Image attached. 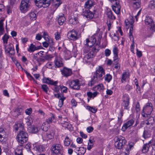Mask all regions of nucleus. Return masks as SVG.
<instances>
[{
	"label": "nucleus",
	"mask_w": 155,
	"mask_h": 155,
	"mask_svg": "<svg viewBox=\"0 0 155 155\" xmlns=\"http://www.w3.org/2000/svg\"><path fill=\"white\" fill-rule=\"evenodd\" d=\"M140 106L139 103L138 102L137 103L136 106H135V110L137 112H138L140 110Z\"/></svg>",
	"instance_id": "obj_64"
},
{
	"label": "nucleus",
	"mask_w": 155,
	"mask_h": 155,
	"mask_svg": "<svg viewBox=\"0 0 155 155\" xmlns=\"http://www.w3.org/2000/svg\"><path fill=\"white\" fill-rule=\"evenodd\" d=\"M151 146L150 143H149V142L146 144H144L143 147L142 151L143 153H146L149 150V147Z\"/></svg>",
	"instance_id": "obj_31"
},
{
	"label": "nucleus",
	"mask_w": 155,
	"mask_h": 155,
	"mask_svg": "<svg viewBox=\"0 0 155 155\" xmlns=\"http://www.w3.org/2000/svg\"><path fill=\"white\" fill-rule=\"evenodd\" d=\"M65 57L66 58V59H69L72 57L71 52L69 51H67L65 54Z\"/></svg>",
	"instance_id": "obj_59"
},
{
	"label": "nucleus",
	"mask_w": 155,
	"mask_h": 155,
	"mask_svg": "<svg viewBox=\"0 0 155 155\" xmlns=\"http://www.w3.org/2000/svg\"><path fill=\"white\" fill-rule=\"evenodd\" d=\"M151 131L149 130H145L143 132V137L146 139L150 137L151 136Z\"/></svg>",
	"instance_id": "obj_34"
},
{
	"label": "nucleus",
	"mask_w": 155,
	"mask_h": 155,
	"mask_svg": "<svg viewBox=\"0 0 155 155\" xmlns=\"http://www.w3.org/2000/svg\"><path fill=\"white\" fill-rule=\"evenodd\" d=\"M53 65L54 66V64L52 62H49L47 63L46 66L49 69H53Z\"/></svg>",
	"instance_id": "obj_61"
},
{
	"label": "nucleus",
	"mask_w": 155,
	"mask_h": 155,
	"mask_svg": "<svg viewBox=\"0 0 155 155\" xmlns=\"http://www.w3.org/2000/svg\"><path fill=\"white\" fill-rule=\"evenodd\" d=\"M39 48V46L36 47L35 45L31 44L29 48L28 49V51L30 52H33Z\"/></svg>",
	"instance_id": "obj_37"
},
{
	"label": "nucleus",
	"mask_w": 155,
	"mask_h": 155,
	"mask_svg": "<svg viewBox=\"0 0 155 155\" xmlns=\"http://www.w3.org/2000/svg\"><path fill=\"white\" fill-rule=\"evenodd\" d=\"M130 97L129 95L127 94H124L123 96L122 102L121 103L122 107H124V109L129 110Z\"/></svg>",
	"instance_id": "obj_10"
},
{
	"label": "nucleus",
	"mask_w": 155,
	"mask_h": 155,
	"mask_svg": "<svg viewBox=\"0 0 155 155\" xmlns=\"http://www.w3.org/2000/svg\"><path fill=\"white\" fill-rule=\"evenodd\" d=\"M34 150L37 152H41L44 151L45 150V148L42 145H39L38 144H34L33 145Z\"/></svg>",
	"instance_id": "obj_20"
},
{
	"label": "nucleus",
	"mask_w": 155,
	"mask_h": 155,
	"mask_svg": "<svg viewBox=\"0 0 155 155\" xmlns=\"http://www.w3.org/2000/svg\"><path fill=\"white\" fill-rule=\"evenodd\" d=\"M153 105L150 103H147L143 108V113L146 115L150 114L153 110Z\"/></svg>",
	"instance_id": "obj_14"
},
{
	"label": "nucleus",
	"mask_w": 155,
	"mask_h": 155,
	"mask_svg": "<svg viewBox=\"0 0 155 155\" xmlns=\"http://www.w3.org/2000/svg\"><path fill=\"white\" fill-rule=\"evenodd\" d=\"M51 150L56 155L60 154L63 155V148L62 146L60 144H55L52 145L51 147Z\"/></svg>",
	"instance_id": "obj_5"
},
{
	"label": "nucleus",
	"mask_w": 155,
	"mask_h": 155,
	"mask_svg": "<svg viewBox=\"0 0 155 155\" xmlns=\"http://www.w3.org/2000/svg\"><path fill=\"white\" fill-rule=\"evenodd\" d=\"M105 72L103 68L99 66L94 73L91 81L88 83V86L91 87L98 81L102 80L104 78L103 76Z\"/></svg>",
	"instance_id": "obj_1"
},
{
	"label": "nucleus",
	"mask_w": 155,
	"mask_h": 155,
	"mask_svg": "<svg viewBox=\"0 0 155 155\" xmlns=\"http://www.w3.org/2000/svg\"><path fill=\"white\" fill-rule=\"evenodd\" d=\"M134 118L128 120L123 125L121 129L124 132L128 128L130 127L134 124Z\"/></svg>",
	"instance_id": "obj_16"
},
{
	"label": "nucleus",
	"mask_w": 155,
	"mask_h": 155,
	"mask_svg": "<svg viewBox=\"0 0 155 155\" xmlns=\"http://www.w3.org/2000/svg\"><path fill=\"white\" fill-rule=\"evenodd\" d=\"M84 56L83 58V61L86 63H88L90 61L91 58L94 56V53L88 51V49H87L84 48Z\"/></svg>",
	"instance_id": "obj_11"
},
{
	"label": "nucleus",
	"mask_w": 155,
	"mask_h": 155,
	"mask_svg": "<svg viewBox=\"0 0 155 155\" xmlns=\"http://www.w3.org/2000/svg\"><path fill=\"white\" fill-rule=\"evenodd\" d=\"M42 81L43 83L55 86V91H58L59 87L56 85L58 83V81H54L53 80H51V78H43L42 79Z\"/></svg>",
	"instance_id": "obj_13"
},
{
	"label": "nucleus",
	"mask_w": 155,
	"mask_h": 155,
	"mask_svg": "<svg viewBox=\"0 0 155 155\" xmlns=\"http://www.w3.org/2000/svg\"><path fill=\"white\" fill-rule=\"evenodd\" d=\"M106 15L109 19L111 20H114L116 19V17L113 14V12L110 10H108L107 12Z\"/></svg>",
	"instance_id": "obj_30"
},
{
	"label": "nucleus",
	"mask_w": 155,
	"mask_h": 155,
	"mask_svg": "<svg viewBox=\"0 0 155 155\" xmlns=\"http://www.w3.org/2000/svg\"><path fill=\"white\" fill-rule=\"evenodd\" d=\"M54 95L55 97L59 99L58 106L61 107L63 104L64 101L65 99V97L63 96H61L59 94H54Z\"/></svg>",
	"instance_id": "obj_24"
},
{
	"label": "nucleus",
	"mask_w": 155,
	"mask_h": 155,
	"mask_svg": "<svg viewBox=\"0 0 155 155\" xmlns=\"http://www.w3.org/2000/svg\"><path fill=\"white\" fill-rule=\"evenodd\" d=\"M60 88L61 89V91L66 93L68 91V88L63 86H62L60 87Z\"/></svg>",
	"instance_id": "obj_62"
},
{
	"label": "nucleus",
	"mask_w": 155,
	"mask_h": 155,
	"mask_svg": "<svg viewBox=\"0 0 155 155\" xmlns=\"http://www.w3.org/2000/svg\"><path fill=\"white\" fill-rule=\"evenodd\" d=\"M83 15L88 20L92 19L94 17L93 13L88 10H85L83 12Z\"/></svg>",
	"instance_id": "obj_19"
},
{
	"label": "nucleus",
	"mask_w": 155,
	"mask_h": 155,
	"mask_svg": "<svg viewBox=\"0 0 155 155\" xmlns=\"http://www.w3.org/2000/svg\"><path fill=\"white\" fill-rule=\"evenodd\" d=\"M9 38V36L6 34H5L2 38L3 43L4 44H7L8 43V40Z\"/></svg>",
	"instance_id": "obj_50"
},
{
	"label": "nucleus",
	"mask_w": 155,
	"mask_h": 155,
	"mask_svg": "<svg viewBox=\"0 0 155 155\" xmlns=\"http://www.w3.org/2000/svg\"><path fill=\"white\" fill-rule=\"evenodd\" d=\"M49 6L50 5L51 2L53 3L55 7L57 8L61 4V2L60 0H49Z\"/></svg>",
	"instance_id": "obj_32"
},
{
	"label": "nucleus",
	"mask_w": 155,
	"mask_h": 155,
	"mask_svg": "<svg viewBox=\"0 0 155 155\" xmlns=\"http://www.w3.org/2000/svg\"><path fill=\"white\" fill-rule=\"evenodd\" d=\"M41 88L43 91L46 93H47L49 90L48 87L45 84L42 85H41Z\"/></svg>",
	"instance_id": "obj_56"
},
{
	"label": "nucleus",
	"mask_w": 155,
	"mask_h": 155,
	"mask_svg": "<svg viewBox=\"0 0 155 155\" xmlns=\"http://www.w3.org/2000/svg\"><path fill=\"white\" fill-rule=\"evenodd\" d=\"M118 50L116 46H114L113 50L114 55H118Z\"/></svg>",
	"instance_id": "obj_60"
},
{
	"label": "nucleus",
	"mask_w": 155,
	"mask_h": 155,
	"mask_svg": "<svg viewBox=\"0 0 155 155\" xmlns=\"http://www.w3.org/2000/svg\"><path fill=\"white\" fill-rule=\"evenodd\" d=\"M146 25L152 31H155V24L151 17L147 16L145 20Z\"/></svg>",
	"instance_id": "obj_7"
},
{
	"label": "nucleus",
	"mask_w": 155,
	"mask_h": 155,
	"mask_svg": "<svg viewBox=\"0 0 155 155\" xmlns=\"http://www.w3.org/2000/svg\"><path fill=\"white\" fill-rule=\"evenodd\" d=\"M4 21L3 19H1L0 21V35H3L4 32L3 23Z\"/></svg>",
	"instance_id": "obj_41"
},
{
	"label": "nucleus",
	"mask_w": 155,
	"mask_h": 155,
	"mask_svg": "<svg viewBox=\"0 0 155 155\" xmlns=\"http://www.w3.org/2000/svg\"><path fill=\"white\" fill-rule=\"evenodd\" d=\"M30 4L29 0H22L20 6L21 12L25 13L30 9Z\"/></svg>",
	"instance_id": "obj_4"
},
{
	"label": "nucleus",
	"mask_w": 155,
	"mask_h": 155,
	"mask_svg": "<svg viewBox=\"0 0 155 155\" xmlns=\"http://www.w3.org/2000/svg\"><path fill=\"white\" fill-rule=\"evenodd\" d=\"M111 54V51L108 49H106L105 51V54L106 57L109 56Z\"/></svg>",
	"instance_id": "obj_63"
},
{
	"label": "nucleus",
	"mask_w": 155,
	"mask_h": 155,
	"mask_svg": "<svg viewBox=\"0 0 155 155\" xmlns=\"http://www.w3.org/2000/svg\"><path fill=\"white\" fill-rule=\"evenodd\" d=\"M115 138L116 140L114 143L115 146L118 149H121L127 142L125 138L122 136H118Z\"/></svg>",
	"instance_id": "obj_3"
},
{
	"label": "nucleus",
	"mask_w": 155,
	"mask_h": 155,
	"mask_svg": "<svg viewBox=\"0 0 155 155\" xmlns=\"http://www.w3.org/2000/svg\"><path fill=\"white\" fill-rule=\"evenodd\" d=\"M49 0H34L36 5L39 8H45L49 6Z\"/></svg>",
	"instance_id": "obj_12"
},
{
	"label": "nucleus",
	"mask_w": 155,
	"mask_h": 155,
	"mask_svg": "<svg viewBox=\"0 0 155 155\" xmlns=\"http://www.w3.org/2000/svg\"><path fill=\"white\" fill-rule=\"evenodd\" d=\"M28 17L31 20H34L36 19V14L33 12H30L28 15Z\"/></svg>",
	"instance_id": "obj_39"
},
{
	"label": "nucleus",
	"mask_w": 155,
	"mask_h": 155,
	"mask_svg": "<svg viewBox=\"0 0 155 155\" xmlns=\"http://www.w3.org/2000/svg\"><path fill=\"white\" fill-rule=\"evenodd\" d=\"M42 33H43L42 37L45 39V40L46 41H49V36H48V33L46 32H43Z\"/></svg>",
	"instance_id": "obj_49"
},
{
	"label": "nucleus",
	"mask_w": 155,
	"mask_h": 155,
	"mask_svg": "<svg viewBox=\"0 0 155 155\" xmlns=\"http://www.w3.org/2000/svg\"><path fill=\"white\" fill-rule=\"evenodd\" d=\"M130 20H129L128 19H126L125 20V25L127 27H129L130 25V26H132L133 27V24L134 23V20L132 19H130Z\"/></svg>",
	"instance_id": "obj_45"
},
{
	"label": "nucleus",
	"mask_w": 155,
	"mask_h": 155,
	"mask_svg": "<svg viewBox=\"0 0 155 155\" xmlns=\"http://www.w3.org/2000/svg\"><path fill=\"white\" fill-rule=\"evenodd\" d=\"M68 38L72 41H75L79 38V35L78 31L74 29L69 31L67 35Z\"/></svg>",
	"instance_id": "obj_9"
},
{
	"label": "nucleus",
	"mask_w": 155,
	"mask_h": 155,
	"mask_svg": "<svg viewBox=\"0 0 155 155\" xmlns=\"http://www.w3.org/2000/svg\"><path fill=\"white\" fill-rule=\"evenodd\" d=\"M55 134V132L53 130H52L51 132H48L46 133V138L45 139L47 141L48 140L52 139Z\"/></svg>",
	"instance_id": "obj_35"
},
{
	"label": "nucleus",
	"mask_w": 155,
	"mask_h": 155,
	"mask_svg": "<svg viewBox=\"0 0 155 155\" xmlns=\"http://www.w3.org/2000/svg\"><path fill=\"white\" fill-rule=\"evenodd\" d=\"M124 114V110L123 109H122L121 110L120 114L118 115V120L119 121H120L121 119L122 118V117L123 116Z\"/></svg>",
	"instance_id": "obj_58"
},
{
	"label": "nucleus",
	"mask_w": 155,
	"mask_h": 155,
	"mask_svg": "<svg viewBox=\"0 0 155 155\" xmlns=\"http://www.w3.org/2000/svg\"><path fill=\"white\" fill-rule=\"evenodd\" d=\"M129 77L128 74L126 72H124L122 75L121 79V82L124 83L126 81L127 79Z\"/></svg>",
	"instance_id": "obj_40"
},
{
	"label": "nucleus",
	"mask_w": 155,
	"mask_h": 155,
	"mask_svg": "<svg viewBox=\"0 0 155 155\" xmlns=\"http://www.w3.org/2000/svg\"><path fill=\"white\" fill-rule=\"evenodd\" d=\"M61 58L58 56H56L54 61L55 65L58 67H61L63 66Z\"/></svg>",
	"instance_id": "obj_25"
},
{
	"label": "nucleus",
	"mask_w": 155,
	"mask_h": 155,
	"mask_svg": "<svg viewBox=\"0 0 155 155\" xmlns=\"http://www.w3.org/2000/svg\"><path fill=\"white\" fill-rule=\"evenodd\" d=\"M113 4L112 8L114 12L117 14L120 12L121 6L120 4V0H109Z\"/></svg>",
	"instance_id": "obj_6"
},
{
	"label": "nucleus",
	"mask_w": 155,
	"mask_h": 155,
	"mask_svg": "<svg viewBox=\"0 0 155 155\" xmlns=\"http://www.w3.org/2000/svg\"><path fill=\"white\" fill-rule=\"evenodd\" d=\"M133 6L134 7L136 8L137 9L139 8L140 7V1L133 2Z\"/></svg>",
	"instance_id": "obj_48"
},
{
	"label": "nucleus",
	"mask_w": 155,
	"mask_h": 155,
	"mask_svg": "<svg viewBox=\"0 0 155 155\" xmlns=\"http://www.w3.org/2000/svg\"><path fill=\"white\" fill-rule=\"evenodd\" d=\"M68 84L71 88L78 90L80 88V86L82 85V81L76 79L69 82Z\"/></svg>",
	"instance_id": "obj_8"
},
{
	"label": "nucleus",
	"mask_w": 155,
	"mask_h": 155,
	"mask_svg": "<svg viewBox=\"0 0 155 155\" xmlns=\"http://www.w3.org/2000/svg\"><path fill=\"white\" fill-rule=\"evenodd\" d=\"M46 122L48 124H51L52 122L54 123L56 122V119L55 118V115L52 114H50V117L48 118L46 120Z\"/></svg>",
	"instance_id": "obj_27"
},
{
	"label": "nucleus",
	"mask_w": 155,
	"mask_h": 155,
	"mask_svg": "<svg viewBox=\"0 0 155 155\" xmlns=\"http://www.w3.org/2000/svg\"><path fill=\"white\" fill-rule=\"evenodd\" d=\"M100 48L99 45L97 44H96L92 47L91 51L90 52H91L92 53H94V55L95 56V53H96L99 51Z\"/></svg>",
	"instance_id": "obj_36"
},
{
	"label": "nucleus",
	"mask_w": 155,
	"mask_h": 155,
	"mask_svg": "<svg viewBox=\"0 0 155 155\" xmlns=\"http://www.w3.org/2000/svg\"><path fill=\"white\" fill-rule=\"evenodd\" d=\"M113 23V21H112V20H111L110 19L107 20V24L108 27V30L109 31L110 30V29L112 27V25Z\"/></svg>",
	"instance_id": "obj_51"
},
{
	"label": "nucleus",
	"mask_w": 155,
	"mask_h": 155,
	"mask_svg": "<svg viewBox=\"0 0 155 155\" xmlns=\"http://www.w3.org/2000/svg\"><path fill=\"white\" fill-rule=\"evenodd\" d=\"M9 54V56L11 57L12 60H15V58L14 57V55L15 54V49L12 50L11 51L8 52Z\"/></svg>",
	"instance_id": "obj_52"
},
{
	"label": "nucleus",
	"mask_w": 155,
	"mask_h": 155,
	"mask_svg": "<svg viewBox=\"0 0 155 155\" xmlns=\"http://www.w3.org/2000/svg\"><path fill=\"white\" fill-rule=\"evenodd\" d=\"M119 61V59L118 55H114V57H113V63L116 64L118 63Z\"/></svg>",
	"instance_id": "obj_55"
},
{
	"label": "nucleus",
	"mask_w": 155,
	"mask_h": 155,
	"mask_svg": "<svg viewBox=\"0 0 155 155\" xmlns=\"http://www.w3.org/2000/svg\"><path fill=\"white\" fill-rule=\"evenodd\" d=\"M69 22L70 23L72 24L73 25L77 24L78 22L77 18L73 17L70 18L69 20Z\"/></svg>",
	"instance_id": "obj_42"
},
{
	"label": "nucleus",
	"mask_w": 155,
	"mask_h": 155,
	"mask_svg": "<svg viewBox=\"0 0 155 155\" xmlns=\"http://www.w3.org/2000/svg\"><path fill=\"white\" fill-rule=\"evenodd\" d=\"M68 119L67 118H62L61 117V123L62 126L64 127L67 128L68 129L71 128V125L69 124L67 121Z\"/></svg>",
	"instance_id": "obj_18"
},
{
	"label": "nucleus",
	"mask_w": 155,
	"mask_h": 155,
	"mask_svg": "<svg viewBox=\"0 0 155 155\" xmlns=\"http://www.w3.org/2000/svg\"><path fill=\"white\" fill-rule=\"evenodd\" d=\"M14 129L16 131L19 130L20 131L21 130H25L24 128V124L21 123H17L15 124L14 126Z\"/></svg>",
	"instance_id": "obj_23"
},
{
	"label": "nucleus",
	"mask_w": 155,
	"mask_h": 155,
	"mask_svg": "<svg viewBox=\"0 0 155 155\" xmlns=\"http://www.w3.org/2000/svg\"><path fill=\"white\" fill-rule=\"evenodd\" d=\"M18 141V143L23 144L26 142L28 139V135L25 130H21L17 135Z\"/></svg>",
	"instance_id": "obj_2"
},
{
	"label": "nucleus",
	"mask_w": 155,
	"mask_h": 155,
	"mask_svg": "<svg viewBox=\"0 0 155 155\" xmlns=\"http://www.w3.org/2000/svg\"><path fill=\"white\" fill-rule=\"evenodd\" d=\"M62 75L64 77H67L69 76L72 74V71L71 69L64 67L61 71Z\"/></svg>",
	"instance_id": "obj_17"
},
{
	"label": "nucleus",
	"mask_w": 155,
	"mask_h": 155,
	"mask_svg": "<svg viewBox=\"0 0 155 155\" xmlns=\"http://www.w3.org/2000/svg\"><path fill=\"white\" fill-rule=\"evenodd\" d=\"M148 7L151 9H155V0H151L149 2Z\"/></svg>",
	"instance_id": "obj_47"
},
{
	"label": "nucleus",
	"mask_w": 155,
	"mask_h": 155,
	"mask_svg": "<svg viewBox=\"0 0 155 155\" xmlns=\"http://www.w3.org/2000/svg\"><path fill=\"white\" fill-rule=\"evenodd\" d=\"M93 141H92L91 140L89 139V142L88 143V145L87 147V149L88 150H90L92 147L93 145Z\"/></svg>",
	"instance_id": "obj_54"
},
{
	"label": "nucleus",
	"mask_w": 155,
	"mask_h": 155,
	"mask_svg": "<svg viewBox=\"0 0 155 155\" xmlns=\"http://www.w3.org/2000/svg\"><path fill=\"white\" fill-rule=\"evenodd\" d=\"M93 89L94 90H97L99 91H103L104 89V87L102 84H100L94 86Z\"/></svg>",
	"instance_id": "obj_33"
},
{
	"label": "nucleus",
	"mask_w": 155,
	"mask_h": 155,
	"mask_svg": "<svg viewBox=\"0 0 155 155\" xmlns=\"http://www.w3.org/2000/svg\"><path fill=\"white\" fill-rule=\"evenodd\" d=\"M86 149L83 147L76 148L74 150L78 155H83L86 152Z\"/></svg>",
	"instance_id": "obj_22"
},
{
	"label": "nucleus",
	"mask_w": 155,
	"mask_h": 155,
	"mask_svg": "<svg viewBox=\"0 0 155 155\" xmlns=\"http://www.w3.org/2000/svg\"><path fill=\"white\" fill-rule=\"evenodd\" d=\"M72 141V140L69 138L68 136H66L64 141V145L66 146H68L70 144Z\"/></svg>",
	"instance_id": "obj_38"
},
{
	"label": "nucleus",
	"mask_w": 155,
	"mask_h": 155,
	"mask_svg": "<svg viewBox=\"0 0 155 155\" xmlns=\"http://www.w3.org/2000/svg\"><path fill=\"white\" fill-rule=\"evenodd\" d=\"M45 60H49L53 58V56L52 55L48 54L45 55Z\"/></svg>",
	"instance_id": "obj_57"
},
{
	"label": "nucleus",
	"mask_w": 155,
	"mask_h": 155,
	"mask_svg": "<svg viewBox=\"0 0 155 155\" xmlns=\"http://www.w3.org/2000/svg\"><path fill=\"white\" fill-rule=\"evenodd\" d=\"M5 131L2 127H0V141L3 143L5 142Z\"/></svg>",
	"instance_id": "obj_21"
},
{
	"label": "nucleus",
	"mask_w": 155,
	"mask_h": 155,
	"mask_svg": "<svg viewBox=\"0 0 155 155\" xmlns=\"http://www.w3.org/2000/svg\"><path fill=\"white\" fill-rule=\"evenodd\" d=\"M104 79L105 81L109 83L112 79V76L109 74H107L104 76Z\"/></svg>",
	"instance_id": "obj_46"
},
{
	"label": "nucleus",
	"mask_w": 155,
	"mask_h": 155,
	"mask_svg": "<svg viewBox=\"0 0 155 155\" xmlns=\"http://www.w3.org/2000/svg\"><path fill=\"white\" fill-rule=\"evenodd\" d=\"M65 21V18L64 17H62V18H58V23L60 25H62Z\"/></svg>",
	"instance_id": "obj_53"
},
{
	"label": "nucleus",
	"mask_w": 155,
	"mask_h": 155,
	"mask_svg": "<svg viewBox=\"0 0 155 155\" xmlns=\"http://www.w3.org/2000/svg\"><path fill=\"white\" fill-rule=\"evenodd\" d=\"M134 143L133 142H130L128 145H127V148H125L126 151H124L123 153L124 155H128L129 154L130 150L133 147L134 145Z\"/></svg>",
	"instance_id": "obj_26"
},
{
	"label": "nucleus",
	"mask_w": 155,
	"mask_h": 155,
	"mask_svg": "<svg viewBox=\"0 0 155 155\" xmlns=\"http://www.w3.org/2000/svg\"><path fill=\"white\" fill-rule=\"evenodd\" d=\"M96 41V39L94 36H92L89 39H86L84 42V44L87 47V48H85L86 49H88V47H91L93 46Z\"/></svg>",
	"instance_id": "obj_15"
},
{
	"label": "nucleus",
	"mask_w": 155,
	"mask_h": 155,
	"mask_svg": "<svg viewBox=\"0 0 155 155\" xmlns=\"http://www.w3.org/2000/svg\"><path fill=\"white\" fill-rule=\"evenodd\" d=\"M134 30V27L132 26H130V28L129 33V36L130 40H132V42H134L133 36V31Z\"/></svg>",
	"instance_id": "obj_43"
},
{
	"label": "nucleus",
	"mask_w": 155,
	"mask_h": 155,
	"mask_svg": "<svg viewBox=\"0 0 155 155\" xmlns=\"http://www.w3.org/2000/svg\"><path fill=\"white\" fill-rule=\"evenodd\" d=\"M94 4V1L93 0H88L87 1L85 4V8L90 9Z\"/></svg>",
	"instance_id": "obj_28"
},
{
	"label": "nucleus",
	"mask_w": 155,
	"mask_h": 155,
	"mask_svg": "<svg viewBox=\"0 0 155 155\" xmlns=\"http://www.w3.org/2000/svg\"><path fill=\"white\" fill-rule=\"evenodd\" d=\"M23 145L21 144L18 146L17 148L15 150V155H23L22 153Z\"/></svg>",
	"instance_id": "obj_29"
},
{
	"label": "nucleus",
	"mask_w": 155,
	"mask_h": 155,
	"mask_svg": "<svg viewBox=\"0 0 155 155\" xmlns=\"http://www.w3.org/2000/svg\"><path fill=\"white\" fill-rule=\"evenodd\" d=\"M154 123V120L153 117H149L146 121L145 123L147 125H152Z\"/></svg>",
	"instance_id": "obj_44"
}]
</instances>
